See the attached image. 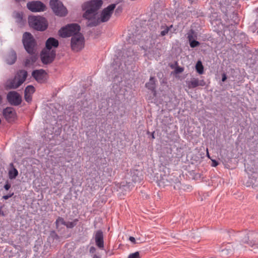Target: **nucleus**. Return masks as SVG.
I'll list each match as a JSON object with an SVG mask.
<instances>
[{
    "mask_svg": "<svg viewBox=\"0 0 258 258\" xmlns=\"http://www.w3.org/2000/svg\"><path fill=\"white\" fill-rule=\"evenodd\" d=\"M103 4L102 0H91L86 2L82 6L85 11L83 18L87 20V25L89 27H95L101 23L108 21L114 10L116 5L111 4L105 8L100 14L98 11Z\"/></svg>",
    "mask_w": 258,
    "mask_h": 258,
    "instance_id": "1",
    "label": "nucleus"
},
{
    "mask_svg": "<svg viewBox=\"0 0 258 258\" xmlns=\"http://www.w3.org/2000/svg\"><path fill=\"white\" fill-rule=\"evenodd\" d=\"M28 23L31 28L37 31H43L48 27V23L46 19L40 16H29L28 17Z\"/></svg>",
    "mask_w": 258,
    "mask_h": 258,
    "instance_id": "2",
    "label": "nucleus"
},
{
    "mask_svg": "<svg viewBox=\"0 0 258 258\" xmlns=\"http://www.w3.org/2000/svg\"><path fill=\"white\" fill-rule=\"evenodd\" d=\"M22 42L26 51L30 54H33L36 42L33 35L29 32H25L23 35Z\"/></svg>",
    "mask_w": 258,
    "mask_h": 258,
    "instance_id": "3",
    "label": "nucleus"
},
{
    "mask_svg": "<svg viewBox=\"0 0 258 258\" xmlns=\"http://www.w3.org/2000/svg\"><path fill=\"white\" fill-rule=\"evenodd\" d=\"M85 45V38L82 34H77L71 38V46L73 51H81Z\"/></svg>",
    "mask_w": 258,
    "mask_h": 258,
    "instance_id": "4",
    "label": "nucleus"
},
{
    "mask_svg": "<svg viewBox=\"0 0 258 258\" xmlns=\"http://www.w3.org/2000/svg\"><path fill=\"white\" fill-rule=\"evenodd\" d=\"M241 241L250 246L256 244L258 240V234L253 231L244 232L240 234Z\"/></svg>",
    "mask_w": 258,
    "mask_h": 258,
    "instance_id": "5",
    "label": "nucleus"
},
{
    "mask_svg": "<svg viewBox=\"0 0 258 258\" xmlns=\"http://www.w3.org/2000/svg\"><path fill=\"white\" fill-rule=\"evenodd\" d=\"M56 56V51L55 50L48 51V50L43 49L40 53V58L43 64H50L53 62Z\"/></svg>",
    "mask_w": 258,
    "mask_h": 258,
    "instance_id": "6",
    "label": "nucleus"
},
{
    "mask_svg": "<svg viewBox=\"0 0 258 258\" xmlns=\"http://www.w3.org/2000/svg\"><path fill=\"white\" fill-rule=\"evenodd\" d=\"M27 7L32 12H44L46 10L45 5L39 1L29 2L27 4Z\"/></svg>",
    "mask_w": 258,
    "mask_h": 258,
    "instance_id": "7",
    "label": "nucleus"
},
{
    "mask_svg": "<svg viewBox=\"0 0 258 258\" xmlns=\"http://www.w3.org/2000/svg\"><path fill=\"white\" fill-rule=\"evenodd\" d=\"M49 5L55 15L62 16L64 14L63 5L58 0H50Z\"/></svg>",
    "mask_w": 258,
    "mask_h": 258,
    "instance_id": "8",
    "label": "nucleus"
},
{
    "mask_svg": "<svg viewBox=\"0 0 258 258\" xmlns=\"http://www.w3.org/2000/svg\"><path fill=\"white\" fill-rule=\"evenodd\" d=\"M8 102L12 105L18 106L22 102L21 96L16 91H10L7 95Z\"/></svg>",
    "mask_w": 258,
    "mask_h": 258,
    "instance_id": "9",
    "label": "nucleus"
},
{
    "mask_svg": "<svg viewBox=\"0 0 258 258\" xmlns=\"http://www.w3.org/2000/svg\"><path fill=\"white\" fill-rule=\"evenodd\" d=\"M80 26L77 24L73 23L66 25V37H72L77 34H82L80 32Z\"/></svg>",
    "mask_w": 258,
    "mask_h": 258,
    "instance_id": "10",
    "label": "nucleus"
},
{
    "mask_svg": "<svg viewBox=\"0 0 258 258\" xmlns=\"http://www.w3.org/2000/svg\"><path fill=\"white\" fill-rule=\"evenodd\" d=\"M47 73L43 69L36 70L32 72V76L39 83H44L46 82Z\"/></svg>",
    "mask_w": 258,
    "mask_h": 258,
    "instance_id": "11",
    "label": "nucleus"
},
{
    "mask_svg": "<svg viewBox=\"0 0 258 258\" xmlns=\"http://www.w3.org/2000/svg\"><path fill=\"white\" fill-rule=\"evenodd\" d=\"M5 118L9 122L14 121L16 117V112L15 109L11 107L5 108L3 111Z\"/></svg>",
    "mask_w": 258,
    "mask_h": 258,
    "instance_id": "12",
    "label": "nucleus"
},
{
    "mask_svg": "<svg viewBox=\"0 0 258 258\" xmlns=\"http://www.w3.org/2000/svg\"><path fill=\"white\" fill-rule=\"evenodd\" d=\"M35 89L32 85L27 86L24 91V99L25 101L30 103L32 101V95L35 92Z\"/></svg>",
    "mask_w": 258,
    "mask_h": 258,
    "instance_id": "13",
    "label": "nucleus"
},
{
    "mask_svg": "<svg viewBox=\"0 0 258 258\" xmlns=\"http://www.w3.org/2000/svg\"><path fill=\"white\" fill-rule=\"evenodd\" d=\"M58 45L59 42L56 39L53 37H49L45 42V48L44 49L51 51L52 48H56Z\"/></svg>",
    "mask_w": 258,
    "mask_h": 258,
    "instance_id": "14",
    "label": "nucleus"
},
{
    "mask_svg": "<svg viewBox=\"0 0 258 258\" xmlns=\"http://www.w3.org/2000/svg\"><path fill=\"white\" fill-rule=\"evenodd\" d=\"M21 84H22V82L19 81L17 78L15 77L7 81L6 88L7 89H15L18 88Z\"/></svg>",
    "mask_w": 258,
    "mask_h": 258,
    "instance_id": "15",
    "label": "nucleus"
},
{
    "mask_svg": "<svg viewBox=\"0 0 258 258\" xmlns=\"http://www.w3.org/2000/svg\"><path fill=\"white\" fill-rule=\"evenodd\" d=\"M95 240L96 245L100 249L104 248L103 234L102 231L98 230L95 234Z\"/></svg>",
    "mask_w": 258,
    "mask_h": 258,
    "instance_id": "16",
    "label": "nucleus"
},
{
    "mask_svg": "<svg viewBox=\"0 0 258 258\" xmlns=\"http://www.w3.org/2000/svg\"><path fill=\"white\" fill-rule=\"evenodd\" d=\"M59 237L54 231H50L49 235L47 238V242L50 244V246H56L58 243Z\"/></svg>",
    "mask_w": 258,
    "mask_h": 258,
    "instance_id": "17",
    "label": "nucleus"
},
{
    "mask_svg": "<svg viewBox=\"0 0 258 258\" xmlns=\"http://www.w3.org/2000/svg\"><path fill=\"white\" fill-rule=\"evenodd\" d=\"M17 58L16 51L13 49H11L6 56V61L8 64L12 65L15 63Z\"/></svg>",
    "mask_w": 258,
    "mask_h": 258,
    "instance_id": "18",
    "label": "nucleus"
},
{
    "mask_svg": "<svg viewBox=\"0 0 258 258\" xmlns=\"http://www.w3.org/2000/svg\"><path fill=\"white\" fill-rule=\"evenodd\" d=\"M206 82L204 80H199L198 79L193 78L188 83V87L189 88H196L198 86H204Z\"/></svg>",
    "mask_w": 258,
    "mask_h": 258,
    "instance_id": "19",
    "label": "nucleus"
},
{
    "mask_svg": "<svg viewBox=\"0 0 258 258\" xmlns=\"http://www.w3.org/2000/svg\"><path fill=\"white\" fill-rule=\"evenodd\" d=\"M27 75L28 73L26 71L21 70L18 72L17 76L15 77L17 78L19 81H22L23 84L26 80Z\"/></svg>",
    "mask_w": 258,
    "mask_h": 258,
    "instance_id": "20",
    "label": "nucleus"
},
{
    "mask_svg": "<svg viewBox=\"0 0 258 258\" xmlns=\"http://www.w3.org/2000/svg\"><path fill=\"white\" fill-rule=\"evenodd\" d=\"M232 245L231 243H228L225 248L221 250V255L223 257H226L229 254H231L234 250V248H231Z\"/></svg>",
    "mask_w": 258,
    "mask_h": 258,
    "instance_id": "21",
    "label": "nucleus"
},
{
    "mask_svg": "<svg viewBox=\"0 0 258 258\" xmlns=\"http://www.w3.org/2000/svg\"><path fill=\"white\" fill-rule=\"evenodd\" d=\"M11 165L12 166V168L9 171V177L11 179H15L18 175V171L14 167L13 163H11Z\"/></svg>",
    "mask_w": 258,
    "mask_h": 258,
    "instance_id": "22",
    "label": "nucleus"
},
{
    "mask_svg": "<svg viewBox=\"0 0 258 258\" xmlns=\"http://www.w3.org/2000/svg\"><path fill=\"white\" fill-rule=\"evenodd\" d=\"M146 87L148 89L155 92V79L154 77H150L149 82L145 85Z\"/></svg>",
    "mask_w": 258,
    "mask_h": 258,
    "instance_id": "23",
    "label": "nucleus"
},
{
    "mask_svg": "<svg viewBox=\"0 0 258 258\" xmlns=\"http://www.w3.org/2000/svg\"><path fill=\"white\" fill-rule=\"evenodd\" d=\"M56 228L58 230H61L64 227V220L58 217L55 221Z\"/></svg>",
    "mask_w": 258,
    "mask_h": 258,
    "instance_id": "24",
    "label": "nucleus"
},
{
    "mask_svg": "<svg viewBox=\"0 0 258 258\" xmlns=\"http://www.w3.org/2000/svg\"><path fill=\"white\" fill-rule=\"evenodd\" d=\"M173 28V25H171L170 26L166 25H162L161 26V29L162 30L160 32V36H164L167 34L169 31H171V29Z\"/></svg>",
    "mask_w": 258,
    "mask_h": 258,
    "instance_id": "25",
    "label": "nucleus"
},
{
    "mask_svg": "<svg viewBox=\"0 0 258 258\" xmlns=\"http://www.w3.org/2000/svg\"><path fill=\"white\" fill-rule=\"evenodd\" d=\"M14 18L16 19L17 23L22 25L24 24L23 15L22 12H16L15 14Z\"/></svg>",
    "mask_w": 258,
    "mask_h": 258,
    "instance_id": "26",
    "label": "nucleus"
},
{
    "mask_svg": "<svg viewBox=\"0 0 258 258\" xmlns=\"http://www.w3.org/2000/svg\"><path fill=\"white\" fill-rule=\"evenodd\" d=\"M37 57L35 55H32L25 59V65L28 66L33 64L37 60Z\"/></svg>",
    "mask_w": 258,
    "mask_h": 258,
    "instance_id": "27",
    "label": "nucleus"
},
{
    "mask_svg": "<svg viewBox=\"0 0 258 258\" xmlns=\"http://www.w3.org/2000/svg\"><path fill=\"white\" fill-rule=\"evenodd\" d=\"M196 70L200 75H202L204 73V67L201 61L199 60L197 62L196 65Z\"/></svg>",
    "mask_w": 258,
    "mask_h": 258,
    "instance_id": "28",
    "label": "nucleus"
},
{
    "mask_svg": "<svg viewBox=\"0 0 258 258\" xmlns=\"http://www.w3.org/2000/svg\"><path fill=\"white\" fill-rule=\"evenodd\" d=\"M191 36H188V39L190 41V46L192 48H194L199 45L200 43L196 40L191 41Z\"/></svg>",
    "mask_w": 258,
    "mask_h": 258,
    "instance_id": "29",
    "label": "nucleus"
},
{
    "mask_svg": "<svg viewBox=\"0 0 258 258\" xmlns=\"http://www.w3.org/2000/svg\"><path fill=\"white\" fill-rule=\"evenodd\" d=\"M78 221V220L77 219H75L73 221L68 222L67 223H66V226L68 228H73L76 225Z\"/></svg>",
    "mask_w": 258,
    "mask_h": 258,
    "instance_id": "30",
    "label": "nucleus"
},
{
    "mask_svg": "<svg viewBox=\"0 0 258 258\" xmlns=\"http://www.w3.org/2000/svg\"><path fill=\"white\" fill-rule=\"evenodd\" d=\"M128 258H140L139 252L137 251L134 253H131Z\"/></svg>",
    "mask_w": 258,
    "mask_h": 258,
    "instance_id": "31",
    "label": "nucleus"
},
{
    "mask_svg": "<svg viewBox=\"0 0 258 258\" xmlns=\"http://www.w3.org/2000/svg\"><path fill=\"white\" fill-rule=\"evenodd\" d=\"M14 192H10L9 194L7 195H5V196H3V199H4V200H8L10 198L12 197L13 195H14Z\"/></svg>",
    "mask_w": 258,
    "mask_h": 258,
    "instance_id": "32",
    "label": "nucleus"
},
{
    "mask_svg": "<svg viewBox=\"0 0 258 258\" xmlns=\"http://www.w3.org/2000/svg\"><path fill=\"white\" fill-rule=\"evenodd\" d=\"M59 33L61 37L64 38V26H62L60 28V29L59 31Z\"/></svg>",
    "mask_w": 258,
    "mask_h": 258,
    "instance_id": "33",
    "label": "nucleus"
},
{
    "mask_svg": "<svg viewBox=\"0 0 258 258\" xmlns=\"http://www.w3.org/2000/svg\"><path fill=\"white\" fill-rule=\"evenodd\" d=\"M11 187V184L9 183V181L7 180L6 182V184H5V185L4 186L5 189L6 190H8L10 189Z\"/></svg>",
    "mask_w": 258,
    "mask_h": 258,
    "instance_id": "34",
    "label": "nucleus"
},
{
    "mask_svg": "<svg viewBox=\"0 0 258 258\" xmlns=\"http://www.w3.org/2000/svg\"><path fill=\"white\" fill-rule=\"evenodd\" d=\"M227 79V76H226V75L224 73L222 74V82H225Z\"/></svg>",
    "mask_w": 258,
    "mask_h": 258,
    "instance_id": "35",
    "label": "nucleus"
},
{
    "mask_svg": "<svg viewBox=\"0 0 258 258\" xmlns=\"http://www.w3.org/2000/svg\"><path fill=\"white\" fill-rule=\"evenodd\" d=\"M129 240L133 243H136V239L134 237L130 236L129 237Z\"/></svg>",
    "mask_w": 258,
    "mask_h": 258,
    "instance_id": "36",
    "label": "nucleus"
},
{
    "mask_svg": "<svg viewBox=\"0 0 258 258\" xmlns=\"http://www.w3.org/2000/svg\"><path fill=\"white\" fill-rule=\"evenodd\" d=\"M218 165V162L215 160H212V166L213 167H216Z\"/></svg>",
    "mask_w": 258,
    "mask_h": 258,
    "instance_id": "37",
    "label": "nucleus"
},
{
    "mask_svg": "<svg viewBox=\"0 0 258 258\" xmlns=\"http://www.w3.org/2000/svg\"><path fill=\"white\" fill-rule=\"evenodd\" d=\"M94 250H95V248L93 247H91L90 248V251H93Z\"/></svg>",
    "mask_w": 258,
    "mask_h": 258,
    "instance_id": "38",
    "label": "nucleus"
},
{
    "mask_svg": "<svg viewBox=\"0 0 258 258\" xmlns=\"http://www.w3.org/2000/svg\"><path fill=\"white\" fill-rule=\"evenodd\" d=\"M93 258H100V257H99L98 255H97L95 254V255L93 256Z\"/></svg>",
    "mask_w": 258,
    "mask_h": 258,
    "instance_id": "39",
    "label": "nucleus"
},
{
    "mask_svg": "<svg viewBox=\"0 0 258 258\" xmlns=\"http://www.w3.org/2000/svg\"><path fill=\"white\" fill-rule=\"evenodd\" d=\"M2 101V98L1 96L0 95V104H1Z\"/></svg>",
    "mask_w": 258,
    "mask_h": 258,
    "instance_id": "40",
    "label": "nucleus"
},
{
    "mask_svg": "<svg viewBox=\"0 0 258 258\" xmlns=\"http://www.w3.org/2000/svg\"><path fill=\"white\" fill-rule=\"evenodd\" d=\"M207 156H208V157H210L208 149L207 150Z\"/></svg>",
    "mask_w": 258,
    "mask_h": 258,
    "instance_id": "41",
    "label": "nucleus"
},
{
    "mask_svg": "<svg viewBox=\"0 0 258 258\" xmlns=\"http://www.w3.org/2000/svg\"><path fill=\"white\" fill-rule=\"evenodd\" d=\"M152 138H153V139L155 138V137H154V134H153V133L152 134Z\"/></svg>",
    "mask_w": 258,
    "mask_h": 258,
    "instance_id": "42",
    "label": "nucleus"
},
{
    "mask_svg": "<svg viewBox=\"0 0 258 258\" xmlns=\"http://www.w3.org/2000/svg\"><path fill=\"white\" fill-rule=\"evenodd\" d=\"M15 1H16V2H19L21 1V0H15Z\"/></svg>",
    "mask_w": 258,
    "mask_h": 258,
    "instance_id": "43",
    "label": "nucleus"
},
{
    "mask_svg": "<svg viewBox=\"0 0 258 258\" xmlns=\"http://www.w3.org/2000/svg\"><path fill=\"white\" fill-rule=\"evenodd\" d=\"M257 198L258 199V194L257 195V196H256Z\"/></svg>",
    "mask_w": 258,
    "mask_h": 258,
    "instance_id": "44",
    "label": "nucleus"
}]
</instances>
